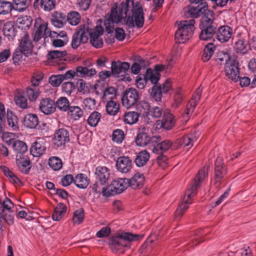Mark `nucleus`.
<instances>
[{
	"label": "nucleus",
	"mask_w": 256,
	"mask_h": 256,
	"mask_svg": "<svg viewBox=\"0 0 256 256\" xmlns=\"http://www.w3.org/2000/svg\"><path fill=\"white\" fill-rule=\"evenodd\" d=\"M208 171V167L204 166L196 174L194 181L186 191L182 202L178 205L176 212L175 218H180L188 210L192 202V198L196 194L198 188L203 182Z\"/></svg>",
	"instance_id": "obj_1"
},
{
	"label": "nucleus",
	"mask_w": 256,
	"mask_h": 256,
	"mask_svg": "<svg viewBox=\"0 0 256 256\" xmlns=\"http://www.w3.org/2000/svg\"><path fill=\"white\" fill-rule=\"evenodd\" d=\"M143 237L142 234L122 232L111 238L109 244L110 248L114 252L122 253L124 248L128 246V242L138 240Z\"/></svg>",
	"instance_id": "obj_2"
},
{
	"label": "nucleus",
	"mask_w": 256,
	"mask_h": 256,
	"mask_svg": "<svg viewBox=\"0 0 256 256\" xmlns=\"http://www.w3.org/2000/svg\"><path fill=\"white\" fill-rule=\"evenodd\" d=\"M128 12V8L125 5L118 8L116 6L112 8L110 12L106 15L104 21V25L108 33L113 32L114 24L122 22V20L127 16Z\"/></svg>",
	"instance_id": "obj_3"
},
{
	"label": "nucleus",
	"mask_w": 256,
	"mask_h": 256,
	"mask_svg": "<svg viewBox=\"0 0 256 256\" xmlns=\"http://www.w3.org/2000/svg\"><path fill=\"white\" fill-rule=\"evenodd\" d=\"M195 20L194 19L180 21L178 24V28L175 33V38L177 42L184 44L192 36L195 30Z\"/></svg>",
	"instance_id": "obj_4"
},
{
	"label": "nucleus",
	"mask_w": 256,
	"mask_h": 256,
	"mask_svg": "<svg viewBox=\"0 0 256 256\" xmlns=\"http://www.w3.org/2000/svg\"><path fill=\"white\" fill-rule=\"evenodd\" d=\"M14 204L8 198H5L2 202L0 201V230H2L4 223L11 226L14 223Z\"/></svg>",
	"instance_id": "obj_5"
},
{
	"label": "nucleus",
	"mask_w": 256,
	"mask_h": 256,
	"mask_svg": "<svg viewBox=\"0 0 256 256\" xmlns=\"http://www.w3.org/2000/svg\"><path fill=\"white\" fill-rule=\"evenodd\" d=\"M207 17H202L200 24V28L201 32L200 34V38L203 40H210L215 32V28L211 24L214 19L213 12H208Z\"/></svg>",
	"instance_id": "obj_6"
},
{
	"label": "nucleus",
	"mask_w": 256,
	"mask_h": 256,
	"mask_svg": "<svg viewBox=\"0 0 256 256\" xmlns=\"http://www.w3.org/2000/svg\"><path fill=\"white\" fill-rule=\"evenodd\" d=\"M128 178H118L112 182L106 188H102V194L104 196H110L122 192L128 187Z\"/></svg>",
	"instance_id": "obj_7"
},
{
	"label": "nucleus",
	"mask_w": 256,
	"mask_h": 256,
	"mask_svg": "<svg viewBox=\"0 0 256 256\" xmlns=\"http://www.w3.org/2000/svg\"><path fill=\"white\" fill-rule=\"evenodd\" d=\"M144 20L142 7L140 2H136L132 8V16L128 18L126 24L129 28L136 26L137 28H140L144 26Z\"/></svg>",
	"instance_id": "obj_8"
},
{
	"label": "nucleus",
	"mask_w": 256,
	"mask_h": 256,
	"mask_svg": "<svg viewBox=\"0 0 256 256\" xmlns=\"http://www.w3.org/2000/svg\"><path fill=\"white\" fill-rule=\"evenodd\" d=\"M202 92V89L200 87L198 88L194 92V94L191 100H189L188 104L186 105L184 112L182 116L183 122H186L190 119L191 114H192L194 110L197 103L200 98Z\"/></svg>",
	"instance_id": "obj_9"
},
{
	"label": "nucleus",
	"mask_w": 256,
	"mask_h": 256,
	"mask_svg": "<svg viewBox=\"0 0 256 256\" xmlns=\"http://www.w3.org/2000/svg\"><path fill=\"white\" fill-rule=\"evenodd\" d=\"M34 31V40L38 42L42 37H46L50 32L48 28V23L38 18L35 20Z\"/></svg>",
	"instance_id": "obj_10"
},
{
	"label": "nucleus",
	"mask_w": 256,
	"mask_h": 256,
	"mask_svg": "<svg viewBox=\"0 0 256 256\" xmlns=\"http://www.w3.org/2000/svg\"><path fill=\"white\" fill-rule=\"evenodd\" d=\"M70 140L69 132L64 128H60L54 133L52 143L56 148L62 149Z\"/></svg>",
	"instance_id": "obj_11"
},
{
	"label": "nucleus",
	"mask_w": 256,
	"mask_h": 256,
	"mask_svg": "<svg viewBox=\"0 0 256 256\" xmlns=\"http://www.w3.org/2000/svg\"><path fill=\"white\" fill-rule=\"evenodd\" d=\"M139 97L138 92L134 88H129L124 93L122 98V106L130 108L134 105Z\"/></svg>",
	"instance_id": "obj_12"
},
{
	"label": "nucleus",
	"mask_w": 256,
	"mask_h": 256,
	"mask_svg": "<svg viewBox=\"0 0 256 256\" xmlns=\"http://www.w3.org/2000/svg\"><path fill=\"white\" fill-rule=\"evenodd\" d=\"M238 62L236 60H229L225 65L224 72L226 76L232 80L236 82L239 78Z\"/></svg>",
	"instance_id": "obj_13"
},
{
	"label": "nucleus",
	"mask_w": 256,
	"mask_h": 256,
	"mask_svg": "<svg viewBox=\"0 0 256 256\" xmlns=\"http://www.w3.org/2000/svg\"><path fill=\"white\" fill-rule=\"evenodd\" d=\"M116 166L118 172L127 174L132 168V162L128 156H120L116 160Z\"/></svg>",
	"instance_id": "obj_14"
},
{
	"label": "nucleus",
	"mask_w": 256,
	"mask_h": 256,
	"mask_svg": "<svg viewBox=\"0 0 256 256\" xmlns=\"http://www.w3.org/2000/svg\"><path fill=\"white\" fill-rule=\"evenodd\" d=\"M208 12H212L208 10V6L206 2H200L196 6H192L188 11V16L189 15L191 18H197L204 14L202 17H207Z\"/></svg>",
	"instance_id": "obj_15"
},
{
	"label": "nucleus",
	"mask_w": 256,
	"mask_h": 256,
	"mask_svg": "<svg viewBox=\"0 0 256 256\" xmlns=\"http://www.w3.org/2000/svg\"><path fill=\"white\" fill-rule=\"evenodd\" d=\"M16 162L19 170L22 173L27 174L30 172L31 162L27 154L16 156Z\"/></svg>",
	"instance_id": "obj_16"
},
{
	"label": "nucleus",
	"mask_w": 256,
	"mask_h": 256,
	"mask_svg": "<svg viewBox=\"0 0 256 256\" xmlns=\"http://www.w3.org/2000/svg\"><path fill=\"white\" fill-rule=\"evenodd\" d=\"M165 67L166 66L163 64H157L155 66L154 70L147 69L145 75L148 80H150L153 84L157 83L160 76V72L163 70Z\"/></svg>",
	"instance_id": "obj_17"
},
{
	"label": "nucleus",
	"mask_w": 256,
	"mask_h": 256,
	"mask_svg": "<svg viewBox=\"0 0 256 256\" xmlns=\"http://www.w3.org/2000/svg\"><path fill=\"white\" fill-rule=\"evenodd\" d=\"M232 34V28L227 26H220L216 32V38L221 42H226L229 40Z\"/></svg>",
	"instance_id": "obj_18"
},
{
	"label": "nucleus",
	"mask_w": 256,
	"mask_h": 256,
	"mask_svg": "<svg viewBox=\"0 0 256 256\" xmlns=\"http://www.w3.org/2000/svg\"><path fill=\"white\" fill-rule=\"evenodd\" d=\"M130 67L129 63L126 62H112V72L116 76H124Z\"/></svg>",
	"instance_id": "obj_19"
},
{
	"label": "nucleus",
	"mask_w": 256,
	"mask_h": 256,
	"mask_svg": "<svg viewBox=\"0 0 256 256\" xmlns=\"http://www.w3.org/2000/svg\"><path fill=\"white\" fill-rule=\"evenodd\" d=\"M39 107L41 112L46 115L54 113L56 110L54 102L49 98L42 99Z\"/></svg>",
	"instance_id": "obj_20"
},
{
	"label": "nucleus",
	"mask_w": 256,
	"mask_h": 256,
	"mask_svg": "<svg viewBox=\"0 0 256 256\" xmlns=\"http://www.w3.org/2000/svg\"><path fill=\"white\" fill-rule=\"evenodd\" d=\"M96 179L102 184L108 182L110 176V170L106 166H98L95 170Z\"/></svg>",
	"instance_id": "obj_21"
},
{
	"label": "nucleus",
	"mask_w": 256,
	"mask_h": 256,
	"mask_svg": "<svg viewBox=\"0 0 256 256\" xmlns=\"http://www.w3.org/2000/svg\"><path fill=\"white\" fill-rule=\"evenodd\" d=\"M46 148L43 140L38 138L32 143L30 148V151L33 156H40L44 152Z\"/></svg>",
	"instance_id": "obj_22"
},
{
	"label": "nucleus",
	"mask_w": 256,
	"mask_h": 256,
	"mask_svg": "<svg viewBox=\"0 0 256 256\" xmlns=\"http://www.w3.org/2000/svg\"><path fill=\"white\" fill-rule=\"evenodd\" d=\"M128 186L132 189L140 188L144 184V176L143 174L136 173L130 178H128Z\"/></svg>",
	"instance_id": "obj_23"
},
{
	"label": "nucleus",
	"mask_w": 256,
	"mask_h": 256,
	"mask_svg": "<svg viewBox=\"0 0 256 256\" xmlns=\"http://www.w3.org/2000/svg\"><path fill=\"white\" fill-rule=\"evenodd\" d=\"M88 40V34L84 30H80L75 34L72 37V46L73 48L76 49L78 48L82 42H86Z\"/></svg>",
	"instance_id": "obj_24"
},
{
	"label": "nucleus",
	"mask_w": 256,
	"mask_h": 256,
	"mask_svg": "<svg viewBox=\"0 0 256 256\" xmlns=\"http://www.w3.org/2000/svg\"><path fill=\"white\" fill-rule=\"evenodd\" d=\"M226 168L224 166L222 158H218L215 162L216 183L220 184V178H222L226 174Z\"/></svg>",
	"instance_id": "obj_25"
},
{
	"label": "nucleus",
	"mask_w": 256,
	"mask_h": 256,
	"mask_svg": "<svg viewBox=\"0 0 256 256\" xmlns=\"http://www.w3.org/2000/svg\"><path fill=\"white\" fill-rule=\"evenodd\" d=\"M38 124V118L36 114H26L23 120L24 126L29 128H34Z\"/></svg>",
	"instance_id": "obj_26"
},
{
	"label": "nucleus",
	"mask_w": 256,
	"mask_h": 256,
	"mask_svg": "<svg viewBox=\"0 0 256 256\" xmlns=\"http://www.w3.org/2000/svg\"><path fill=\"white\" fill-rule=\"evenodd\" d=\"M16 156H20L26 154L28 146L25 142L20 140H14L12 144Z\"/></svg>",
	"instance_id": "obj_27"
},
{
	"label": "nucleus",
	"mask_w": 256,
	"mask_h": 256,
	"mask_svg": "<svg viewBox=\"0 0 256 256\" xmlns=\"http://www.w3.org/2000/svg\"><path fill=\"white\" fill-rule=\"evenodd\" d=\"M75 72L76 76L78 77L86 78L94 76L96 74V72L94 68L88 69L86 67L78 66L76 68Z\"/></svg>",
	"instance_id": "obj_28"
},
{
	"label": "nucleus",
	"mask_w": 256,
	"mask_h": 256,
	"mask_svg": "<svg viewBox=\"0 0 256 256\" xmlns=\"http://www.w3.org/2000/svg\"><path fill=\"white\" fill-rule=\"evenodd\" d=\"M196 140V136L189 134L178 140V143L180 146L185 148L188 150L193 146L194 142Z\"/></svg>",
	"instance_id": "obj_29"
},
{
	"label": "nucleus",
	"mask_w": 256,
	"mask_h": 256,
	"mask_svg": "<svg viewBox=\"0 0 256 256\" xmlns=\"http://www.w3.org/2000/svg\"><path fill=\"white\" fill-rule=\"evenodd\" d=\"M172 146V142L168 140H164L152 148V152L156 154H163L168 150Z\"/></svg>",
	"instance_id": "obj_30"
},
{
	"label": "nucleus",
	"mask_w": 256,
	"mask_h": 256,
	"mask_svg": "<svg viewBox=\"0 0 256 256\" xmlns=\"http://www.w3.org/2000/svg\"><path fill=\"white\" fill-rule=\"evenodd\" d=\"M172 99V108L174 109L178 108L182 104L184 100L183 92L182 90L180 88H176L174 90Z\"/></svg>",
	"instance_id": "obj_31"
},
{
	"label": "nucleus",
	"mask_w": 256,
	"mask_h": 256,
	"mask_svg": "<svg viewBox=\"0 0 256 256\" xmlns=\"http://www.w3.org/2000/svg\"><path fill=\"white\" fill-rule=\"evenodd\" d=\"M66 16L62 12H54L51 16V22L55 27L60 28L63 26V20Z\"/></svg>",
	"instance_id": "obj_32"
},
{
	"label": "nucleus",
	"mask_w": 256,
	"mask_h": 256,
	"mask_svg": "<svg viewBox=\"0 0 256 256\" xmlns=\"http://www.w3.org/2000/svg\"><path fill=\"white\" fill-rule=\"evenodd\" d=\"M150 158L149 152L146 150H142L138 153L135 159V163L138 167L144 166Z\"/></svg>",
	"instance_id": "obj_33"
},
{
	"label": "nucleus",
	"mask_w": 256,
	"mask_h": 256,
	"mask_svg": "<svg viewBox=\"0 0 256 256\" xmlns=\"http://www.w3.org/2000/svg\"><path fill=\"white\" fill-rule=\"evenodd\" d=\"M32 19L30 16H24L18 17L16 20V24L17 26L24 30L28 29L32 24Z\"/></svg>",
	"instance_id": "obj_34"
},
{
	"label": "nucleus",
	"mask_w": 256,
	"mask_h": 256,
	"mask_svg": "<svg viewBox=\"0 0 256 256\" xmlns=\"http://www.w3.org/2000/svg\"><path fill=\"white\" fill-rule=\"evenodd\" d=\"M7 122L12 130L16 131L18 130V118L11 110L7 111Z\"/></svg>",
	"instance_id": "obj_35"
},
{
	"label": "nucleus",
	"mask_w": 256,
	"mask_h": 256,
	"mask_svg": "<svg viewBox=\"0 0 256 256\" xmlns=\"http://www.w3.org/2000/svg\"><path fill=\"white\" fill-rule=\"evenodd\" d=\"M74 184L78 188H85L88 185L89 180L84 174H79L76 176Z\"/></svg>",
	"instance_id": "obj_36"
},
{
	"label": "nucleus",
	"mask_w": 256,
	"mask_h": 256,
	"mask_svg": "<svg viewBox=\"0 0 256 256\" xmlns=\"http://www.w3.org/2000/svg\"><path fill=\"white\" fill-rule=\"evenodd\" d=\"M20 49L22 53L25 56H28L31 53L32 49V44L26 37H24L22 40L20 42Z\"/></svg>",
	"instance_id": "obj_37"
},
{
	"label": "nucleus",
	"mask_w": 256,
	"mask_h": 256,
	"mask_svg": "<svg viewBox=\"0 0 256 256\" xmlns=\"http://www.w3.org/2000/svg\"><path fill=\"white\" fill-rule=\"evenodd\" d=\"M66 212V207L63 204H59L55 208L52 216V218L54 221L60 220L64 216Z\"/></svg>",
	"instance_id": "obj_38"
},
{
	"label": "nucleus",
	"mask_w": 256,
	"mask_h": 256,
	"mask_svg": "<svg viewBox=\"0 0 256 256\" xmlns=\"http://www.w3.org/2000/svg\"><path fill=\"white\" fill-rule=\"evenodd\" d=\"M116 97V90L114 87H108L104 91L102 100L104 102L115 100Z\"/></svg>",
	"instance_id": "obj_39"
},
{
	"label": "nucleus",
	"mask_w": 256,
	"mask_h": 256,
	"mask_svg": "<svg viewBox=\"0 0 256 256\" xmlns=\"http://www.w3.org/2000/svg\"><path fill=\"white\" fill-rule=\"evenodd\" d=\"M216 50V46L212 43H209L206 46L202 56V60L203 62L208 61L213 55Z\"/></svg>",
	"instance_id": "obj_40"
},
{
	"label": "nucleus",
	"mask_w": 256,
	"mask_h": 256,
	"mask_svg": "<svg viewBox=\"0 0 256 256\" xmlns=\"http://www.w3.org/2000/svg\"><path fill=\"white\" fill-rule=\"evenodd\" d=\"M150 109L149 103L144 100L140 102L136 106L138 112L144 116H148Z\"/></svg>",
	"instance_id": "obj_41"
},
{
	"label": "nucleus",
	"mask_w": 256,
	"mask_h": 256,
	"mask_svg": "<svg viewBox=\"0 0 256 256\" xmlns=\"http://www.w3.org/2000/svg\"><path fill=\"white\" fill-rule=\"evenodd\" d=\"M140 114L138 112L130 111L125 113L124 120L125 123L128 124H134L138 120Z\"/></svg>",
	"instance_id": "obj_42"
},
{
	"label": "nucleus",
	"mask_w": 256,
	"mask_h": 256,
	"mask_svg": "<svg viewBox=\"0 0 256 256\" xmlns=\"http://www.w3.org/2000/svg\"><path fill=\"white\" fill-rule=\"evenodd\" d=\"M68 115L75 120H78L83 116V111L78 106H71L68 109Z\"/></svg>",
	"instance_id": "obj_43"
},
{
	"label": "nucleus",
	"mask_w": 256,
	"mask_h": 256,
	"mask_svg": "<svg viewBox=\"0 0 256 256\" xmlns=\"http://www.w3.org/2000/svg\"><path fill=\"white\" fill-rule=\"evenodd\" d=\"M106 111L110 116L116 115L120 110V104L116 100L106 102Z\"/></svg>",
	"instance_id": "obj_44"
},
{
	"label": "nucleus",
	"mask_w": 256,
	"mask_h": 256,
	"mask_svg": "<svg viewBox=\"0 0 256 256\" xmlns=\"http://www.w3.org/2000/svg\"><path fill=\"white\" fill-rule=\"evenodd\" d=\"M3 32L8 40L13 38L15 36L14 22L10 21L6 22L3 27Z\"/></svg>",
	"instance_id": "obj_45"
},
{
	"label": "nucleus",
	"mask_w": 256,
	"mask_h": 256,
	"mask_svg": "<svg viewBox=\"0 0 256 256\" xmlns=\"http://www.w3.org/2000/svg\"><path fill=\"white\" fill-rule=\"evenodd\" d=\"M150 140V136L144 132H141L137 134L136 142L137 146H144L148 144Z\"/></svg>",
	"instance_id": "obj_46"
},
{
	"label": "nucleus",
	"mask_w": 256,
	"mask_h": 256,
	"mask_svg": "<svg viewBox=\"0 0 256 256\" xmlns=\"http://www.w3.org/2000/svg\"><path fill=\"white\" fill-rule=\"evenodd\" d=\"M162 120L164 124V128L166 130H170L172 129L174 124V116L169 112L164 113Z\"/></svg>",
	"instance_id": "obj_47"
},
{
	"label": "nucleus",
	"mask_w": 256,
	"mask_h": 256,
	"mask_svg": "<svg viewBox=\"0 0 256 256\" xmlns=\"http://www.w3.org/2000/svg\"><path fill=\"white\" fill-rule=\"evenodd\" d=\"M48 165L54 171L60 170L62 166L61 159L57 156H52L48 160Z\"/></svg>",
	"instance_id": "obj_48"
},
{
	"label": "nucleus",
	"mask_w": 256,
	"mask_h": 256,
	"mask_svg": "<svg viewBox=\"0 0 256 256\" xmlns=\"http://www.w3.org/2000/svg\"><path fill=\"white\" fill-rule=\"evenodd\" d=\"M102 117L100 113L98 112H92L88 117L87 120L88 124L90 126H96Z\"/></svg>",
	"instance_id": "obj_49"
},
{
	"label": "nucleus",
	"mask_w": 256,
	"mask_h": 256,
	"mask_svg": "<svg viewBox=\"0 0 256 256\" xmlns=\"http://www.w3.org/2000/svg\"><path fill=\"white\" fill-rule=\"evenodd\" d=\"M0 134H2V140L8 145H11L14 140V134L10 132H4L3 125L0 124Z\"/></svg>",
	"instance_id": "obj_50"
},
{
	"label": "nucleus",
	"mask_w": 256,
	"mask_h": 256,
	"mask_svg": "<svg viewBox=\"0 0 256 256\" xmlns=\"http://www.w3.org/2000/svg\"><path fill=\"white\" fill-rule=\"evenodd\" d=\"M13 9V4L12 2L4 1L0 0V14H7L10 12Z\"/></svg>",
	"instance_id": "obj_51"
},
{
	"label": "nucleus",
	"mask_w": 256,
	"mask_h": 256,
	"mask_svg": "<svg viewBox=\"0 0 256 256\" xmlns=\"http://www.w3.org/2000/svg\"><path fill=\"white\" fill-rule=\"evenodd\" d=\"M62 111H66L69 108V102L66 97H60L56 102L55 106Z\"/></svg>",
	"instance_id": "obj_52"
},
{
	"label": "nucleus",
	"mask_w": 256,
	"mask_h": 256,
	"mask_svg": "<svg viewBox=\"0 0 256 256\" xmlns=\"http://www.w3.org/2000/svg\"><path fill=\"white\" fill-rule=\"evenodd\" d=\"M1 169L4 174L14 184H18L20 180L6 166H2Z\"/></svg>",
	"instance_id": "obj_53"
},
{
	"label": "nucleus",
	"mask_w": 256,
	"mask_h": 256,
	"mask_svg": "<svg viewBox=\"0 0 256 256\" xmlns=\"http://www.w3.org/2000/svg\"><path fill=\"white\" fill-rule=\"evenodd\" d=\"M80 16L78 12H72L68 13V21L72 26H76L80 22Z\"/></svg>",
	"instance_id": "obj_54"
},
{
	"label": "nucleus",
	"mask_w": 256,
	"mask_h": 256,
	"mask_svg": "<svg viewBox=\"0 0 256 256\" xmlns=\"http://www.w3.org/2000/svg\"><path fill=\"white\" fill-rule=\"evenodd\" d=\"M104 32V29L102 26H97L92 29H87L88 34L90 36V38H96L100 37Z\"/></svg>",
	"instance_id": "obj_55"
},
{
	"label": "nucleus",
	"mask_w": 256,
	"mask_h": 256,
	"mask_svg": "<svg viewBox=\"0 0 256 256\" xmlns=\"http://www.w3.org/2000/svg\"><path fill=\"white\" fill-rule=\"evenodd\" d=\"M41 8L46 12L52 10L56 6V0H41Z\"/></svg>",
	"instance_id": "obj_56"
},
{
	"label": "nucleus",
	"mask_w": 256,
	"mask_h": 256,
	"mask_svg": "<svg viewBox=\"0 0 256 256\" xmlns=\"http://www.w3.org/2000/svg\"><path fill=\"white\" fill-rule=\"evenodd\" d=\"M14 3L13 9L16 11L22 12L27 8L26 0H14Z\"/></svg>",
	"instance_id": "obj_57"
},
{
	"label": "nucleus",
	"mask_w": 256,
	"mask_h": 256,
	"mask_svg": "<svg viewBox=\"0 0 256 256\" xmlns=\"http://www.w3.org/2000/svg\"><path fill=\"white\" fill-rule=\"evenodd\" d=\"M96 104V102L94 99L86 98L83 100L82 108L85 110L89 111L94 110Z\"/></svg>",
	"instance_id": "obj_58"
},
{
	"label": "nucleus",
	"mask_w": 256,
	"mask_h": 256,
	"mask_svg": "<svg viewBox=\"0 0 256 256\" xmlns=\"http://www.w3.org/2000/svg\"><path fill=\"white\" fill-rule=\"evenodd\" d=\"M26 95L31 102H34L40 96L38 89H34L32 88H28L26 90Z\"/></svg>",
	"instance_id": "obj_59"
},
{
	"label": "nucleus",
	"mask_w": 256,
	"mask_h": 256,
	"mask_svg": "<svg viewBox=\"0 0 256 256\" xmlns=\"http://www.w3.org/2000/svg\"><path fill=\"white\" fill-rule=\"evenodd\" d=\"M44 78V74L41 72H34L31 78L32 84L34 86H38Z\"/></svg>",
	"instance_id": "obj_60"
},
{
	"label": "nucleus",
	"mask_w": 256,
	"mask_h": 256,
	"mask_svg": "<svg viewBox=\"0 0 256 256\" xmlns=\"http://www.w3.org/2000/svg\"><path fill=\"white\" fill-rule=\"evenodd\" d=\"M124 139V132L120 129H117L113 132L112 134V140L118 144L122 142Z\"/></svg>",
	"instance_id": "obj_61"
},
{
	"label": "nucleus",
	"mask_w": 256,
	"mask_h": 256,
	"mask_svg": "<svg viewBox=\"0 0 256 256\" xmlns=\"http://www.w3.org/2000/svg\"><path fill=\"white\" fill-rule=\"evenodd\" d=\"M148 80L145 74H140L138 75L136 79V85L139 89H144L146 84Z\"/></svg>",
	"instance_id": "obj_62"
},
{
	"label": "nucleus",
	"mask_w": 256,
	"mask_h": 256,
	"mask_svg": "<svg viewBox=\"0 0 256 256\" xmlns=\"http://www.w3.org/2000/svg\"><path fill=\"white\" fill-rule=\"evenodd\" d=\"M216 60L220 62L221 64H225L226 65V62H229V60H233L234 59L230 58L228 54L226 52L224 51H220L217 54Z\"/></svg>",
	"instance_id": "obj_63"
},
{
	"label": "nucleus",
	"mask_w": 256,
	"mask_h": 256,
	"mask_svg": "<svg viewBox=\"0 0 256 256\" xmlns=\"http://www.w3.org/2000/svg\"><path fill=\"white\" fill-rule=\"evenodd\" d=\"M84 218V212L82 210H78L74 212L73 216V222L74 224H80Z\"/></svg>",
	"instance_id": "obj_64"
}]
</instances>
